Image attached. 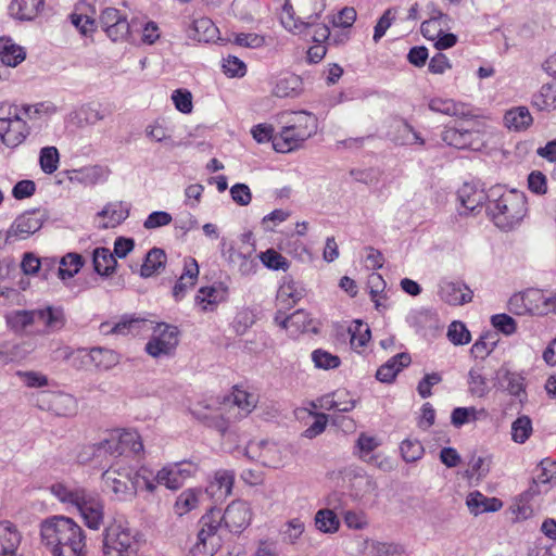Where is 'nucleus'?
<instances>
[{"label": "nucleus", "instance_id": "58", "mask_svg": "<svg viewBox=\"0 0 556 556\" xmlns=\"http://www.w3.org/2000/svg\"><path fill=\"white\" fill-rule=\"evenodd\" d=\"M533 105L541 111H552L556 109V81L545 84L540 91L534 94Z\"/></svg>", "mask_w": 556, "mask_h": 556}, {"label": "nucleus", "instance_id": "22", "mask_svg": "<svg viewBox=\"0 0 556 556\" xmlns=\"http://www.w3.org/2000/svg\"><path fill=\"white\" fill-rule=\"evenodd\" d=\"M439 298L450 305H464L472 300V291L460 281H442L439 285Z\"/></svg>", "mask_w": 556, "mask_h": 556}, {"label": "nucleus", "instance_id": "57", "mask_svg": "<svg viewBox=\"0 0 556 556\" xmlns=\"http://www.w3.org/2000/svg\"><path fill=\"white\" fill-rule=\"evenodd\" d=\"M131 481L132 485L136 486V493L141 489H144L149 493H154L157 485H160L156 482L155 473L148 467H140L136 471L131 469Z\"/></svg>", "mask_w": 556, "mask_h": 556}, {"label": "nucleus", "instance_id": "60", "mask_svg": "<svg viewBox=\"0 0 556 556\" xmlns=\"http://www.w3.org/2000/svg\"><path fill=\"white\" fill-rule=\"evenodd\" d=\"M473 132L470 130H459L456 128H447L442 134V140L454 148L467 149L472 144Z\"/></svg>", "mask_w": 556, "mask_h": 556}, {"label": "nucleus", "instance_id": "32", "mask_svg": "<svg viewBox=\"0 0 556 556\" xmlns=\"http://www.w3.org/2000/svg\"><path fill=\"white\" fill-rule=\"evenodd\" d=\"M391 128L393 129V131L389 132V136L397 144H425V140L422 139L420 134L417 132L408 123H406L403 119L393 121Z\"/></svg>", "mask_w": 556, "mask_h": 556}, {"label": "nucleus", "instance_id": "10", "mask_svg": "<svg viewBox=\"0 0 556 556\" xmlns=\"http://www.w3.org/2000/svg\"><path fill=\"white\" fill-rule=\"evenodd\" d=\"M179 343V330L176 326L165 323L156 324L146 344V352L153 358L174 355Z\"/></svg>", "mask_w": 556, "mask_h": 556}, {"label": "nucleus", "instance_id": "2", "mask_svg": "<svg viewBox=\"0 0 556 556\" xmlns=\"http://www.w3.org/2000/svg\"><path fill=\"white\" fill-rule=\"evenodd\" d=\"M40 540L53 556H86V538L79 525L65 516H52L40 523Z\"/></svg>", "mask_w": 556, "mask_h": 556}, {"label": "nucleus", "instance_id": "52", "mask_svg": "<svg viewBox=\"0 0 556 556\" xmlns=\"http://www.w3.org/2000/svg\"><path fill=\"white\" fill-rule=\"evenodd\" d=\"M94 270L101 276L111 275L116 267L114 254L106 248H97L92 253Z\"/></svg>", "mask_w": 556, "mask_h": 556}, {"label": "nucleus", "instance_id": "39", "mask_svg": "<svg viewBox=\"0 0 556 556\" xmlns=\"http://www.w3.org/2000/svg\"><path fill=\"white\" fill-rule=\"evenodd\" d=\"M450 17L440 10H433L430 17L421 23V35L433 41L448 26Z\"/></svg>", "mask_w": 556, "mask_h": 556}, {"label": "nucleus", "instance_id": "31", "mask_svg": "<svg viewBox=\"0 0 556 556\" xmlns=\"http://www.w3.org/2000/svg\"><path fill=\"white\" fill-rule=\"evenodd\" d=\"M22 535L10 521L0 522V556H16Z\"/></svg>", "mask_w": 556, "mask_h": 556}, {"label": "nucleus", "instance_id": "6", "mask_svg": "<svg viewBox=\"0 0 556 556\" xmlns=\"http://www.w3.org/2000/svg\"><path fill=\"white\" fill-rule=\"evenodd\" d=\"M139 532L124 522H114L103 532V556H139Z\"/></svg>", "mask_w": 556, "mask_h": 556}, {"label": "nucleus", "instance_id": "37", "mask_svg": "<svg viewBox=\"0 0 556 556\" xmlns=\"http://www.w3.org/2000/svg\"><path fill=\"white\" fill-rule=\"evenodd\" d=\"M235 473L231 470H218L214 475V479L211 481L206 491L217 500L227 497L233 486Z\"/></svg>", "mask_w": 556, "mask_h": 556}, {"label": "nucleus", "instance_id": "36", "mask_svg": "<svg viewBox=\"0 0 556 556\" xmlns=\"http://www.w3.org/2000/svg\"><path fill=\"white\" fill-rule=\"evenodd\" d=\"M525 292L529 314L538 316L549 315L551 292H544L540 289H527Z\"/></svg>", "mask_w": 556, "mask_h": 556}, {"label": "nucleus", "instance_id": "50", "mask_svg": "<svg viewBox=\"0 0 556 556\" xmlns=\"http://www.w3.org/2000/svg\"><path fill=\"white\" fill-rule=\"evenodd\" d=\"M26 53L21 46L11 39H0V60L8 66H16L25 60Z\"/></svg>", "mask_w": 556, "mask_h": 556}, {"label": "nucleus", "instance_id": "30", "mask_svg": "<svg viewBox=\"0 0 556 556\" xmlns=\"http://www.w3.org/2000/svg\"><path fill=\"white\" fill-rule=\"evenodd\" d=\"M466 505L472 515L478 516L498 511L503 507V502L497 497H488L479 491H473L467 495Z\"/></svg>", "mask_w": 556, "mask_h": 556}, {"label": "nucleus", "instance_id": "46", "mask_svg": "<svg viewBox=\"0 0 556 556\" xmlns=\"http://www.w3.org/2000/svg\"><path fill=\"white\" fill-rule=\"evenodd\" d=\"M311 324L309 314L304 309H298L281 320V328L287 330L290 336L295 337L307 331Z\"/></svg>", "mask_w": 556, "mask_h": 556}, {"label": "nucleus", "instance_id": "20", "mask_svg": "<svg viewBox=\"0 0 556 556\" xmlns=\"http://www.w3.org/2000/svg\"><path fill=\"white\" fill-rule=\"evenodd\" d=\"M111 170L104 165H87L68 172V180L72 184H79L86 187L105 182Z\"/></svg>", "mask_w": 556, "mask_h": 556}, {"label": "nucleus", "instance_id": "15", "mask_svg": "<svg viewBox=\"0 0 556 556\" xmlns=\"http://www.w3.org/2000/svg\"><path fill=\"white\" fill-rule=\"evenodd\" d=\"M89 455L93 459H99V464L106 456L116 457L122 455L117 429L110 431L99 443L87 446L86 451L79 455V460L83 463L90 460Z\"/></svg>", "mask_w": 556, "mask_h": 556}, {"label": "nucleus", "instance_id": "16", "mask_svg": "<svg viewBox=\"0 0 556 556\" xmlns=\"http://www.w3.org/2000/svg\"><path fill=\"white\" fill-rule=\"evenodd\" d=\"M129 215V206L121 201L106 203L93 218L98 229H110L121 225Z\"/></svg>", "mask_w": 556, "mask_h": 556}, {"label": "nucleus", "instance_id": "34", "mask_svg": "<svg viewBox=\"0 0 556 556\" xmlns=\"http://www.w3.org/2000/svg\"><path fill=\"white\" fill-rule=\"evenodd\" d=\"M147 326L148 323L144 319L124 317L113 327H111L108 323L101 324L100 330L105 334L116 333L138 336L147 328Z\"/></svg>", "mask_w": 556, "mask_h": 556}, {"label": "nucleus", "instance_id": "62", "mask_svg": "<svg viewBox=\"0 0 556 556\" xmlns=\"http://www.w3.org/2000/svg\"><path fill=\"white\" fill-rule=\"evenodd\" d=\"M83 490L84 488L70 486L64 483H54L50 488V491L54 497H56L63 504L72 505L74 507Z\"/></svg>", "mask_w": 556, "mask_h": 556}, {"label": "nucleus", "instance_id": "49", "mask_svg": "<svg viewBox=\"0 0 556 556\" xmlns=\"http://www.w3.org/2000/svg\"><path fill=\"white\" fill-rule=\"evenodd\" d=\"M223 41L241 48L260 49L267 45V37L255 33L232 31Z\"/></svg>", "mask_w": 556, "mask_h": 556}, {"label": "nucleus", "instance_id": "54", "mask_svg": "<svg viewBox=\"0 0 556 556\" xmlns=\"http://www.w3.org/2000/svg\"><path fill=\"white\" fill-rule=\"evenodd\" d=\"M349 332L351 348L361 353L371 338L369 326L362 320H354L349 327Z\"/></svg>", "mask_w": 556, "mask_h": 556}, {"label": "nucleus", "instance_id": "14", "mask_svg": "<svg viewBox=\"0 0 556 556\" xmlns=\"http://www.w3.org/2000/svg\"><path fill=\"white\" fill-rule=\"evenodd\" d=\"M228 294L227 285L220 281L201 287L194 296V307L201 313L214 312L227 301Z\"/></svg>", "mask_w": 556, "mask_h": 556}, {"label": "nucleus", "instance_id": "61", "mask_svg": "<svg viewBox=\"0 0 556 556\" xmlns=\"http://www.w3.org/2000/svg\"><path fill=\"white\" fill-rule=\"evenodd\" d=\"M60 165V153L59 150L53 146L43 147L39 151V166L40 169L51 175L55 173Z\"/></svg>", "mask_w": 556, "mask_h": 556}, {"label": "nucleus", "instance_id": "33", "mask_svg": "<svg viewBox=\"0 0 556 556\" xmlns=\"http://www.w3.org/2000/svg\"><path fill=\"white\" fill-rule=\"evenodd\" d=\"M412 359L409 354L407 353H399L388 359L383 365H381L377 372L376 378L384 383L392 382L396 375L404 368L410 364Z\"/></svg>", "mask_w": 556, "mask_h": 556}, {"label": "nucleus", "instance_id": "63", "mask_svg": "<svg viewBox=\"0 0 556 556\" xmlns=\"http://www.w3.org/2000/svg\"><path fill=\"white\" fill-rule=\"evenodd\" d=\"M166 261V254L163 250L154 248L150 250L141 266V276L151 277L160 268H162Z\"/></svg>", "mask_w": 556, "mask_h": 556}, {"label": "nucleus", "instance_id": "24", "mask_svg": "<svg viewBox=\"0 0 556 556\" xmlns=\"http://www.w3.org/2000/svg\"><path fill=\"white\" fill-rule=\"evenodd\" d=\"M199 273V265L194 258L187 257L184 260L182 274L173 288V296L176 301H181L187 292L194 287Z\"/></svg>", "mask_w": 556, "mask_h": 556}, {"label": "nucleus", "instance_id": "17", "mask_svg": "<svg viewBox=\"0 0 556 556\" xmlns=\"http://www.w3.org/2000/svg\"><path fill=\"white\" fill-rule=\"evenodd\" d=\"M350 495L355 500H363L377 491V482L362 468L349 470L348 475Z\"/></svg>", "mask_w": 556, "mask_h": 556}, {"label": "nucleus", "instance_id": "8", "mask_svg": "<svg viewBox=\"0 0 556 556\" xmlns=\"http://www.w3.org/2000/svg\"><path fill=\"white\" fill-rule=\"evenodd\" d=\"M191 415L207 427L224 433L228 428V418H225L226 406L224 400L216 396H207L192 403Z\"/></svg>", "mask_w": 556, "mask_h": 556}, {"label": "nucleus", "instance_id": "26", "mask_svg": "<svg viewBox=\"0 0 556 556\" xmlns=\"http://www.w3.org/2000/svg\"><path fill=\"white\" fill-rule=\"evenodd\" d=\"M77 353L81 357L88 358L99 370H109L119 363V355L115 351L105 348L81 349Z\"/></svg>", "mask_w": 556, "mask_h": 556}, {"label": "nucleus", "instance_id": "19", "mask_svg": "<svg viewBox=\"0 0 556 556\" xmlns=\"http://www.w3.org/2000/svg\"><path fill=\"white\" fill-rule=\"evenodd\" d=\"M42 227V220L36 213H24L15 218L7 231L8 241H17L28 238Z\"/></svg>", "mask_w": 556, "mask_h": 556}, {"label": "nucleus", "instance_id": "41", "mask_svg": "<svg viewBox=\"0 0 556 556\" xmlns=\"http://www.w3.org/2000/svg\"><path fill=\"white\" fill-rule=\"evenodd\" d=\"M304 295V289L293 280L283 281L277 292V303L281 308L294 306Z\"/></svg>", "mask_w": 556, "mask_h": 556}, {"label": "nucleus", "instance_id": "1", "mask_svg": "<svg viewBox=\"0 0 556 556\" xmlns=\"http://www.w3.org/2000/svg\"><path fill=\"white\" fill-rule=\"evenodd\" d=\"M252 520V509L248 502L237 500L231 502L224 513L211 509L200 519V530L197 541L191 547L192 556H214L220 548L223 527L232 533L242 532Z\"/></svg>", "mask_w": 556, "mask_h": 556}, {"label": "nucleus", "instance_id": "51", "mask_svg": "<svg viewBox=\"0 0 556 556\" xmlns=\"http://www.w3.org/2000/svg\"><path fill=\"white\" fill-rule=\"evenodd\" d=\"M540 473L533 479L530 486H535V490H543L546 493L549 490V484L556 479V462L548 458L543 459L539 465Z\"/></svg>", "mask_w": 556, "mask_h": 556}, {"label": "nucleus", "instance_id": "9", "mask_svg": "<svg viewBox=\"0 0 556 556\" xmlns=\"http://www.w3.org/2000/svg\"><path fill=\"white\" fill-rule=\"evenodd\" d=\"M31 399L36 407L58 417H73L78 409L77 400L65 392L38 391Z\"/></svg>", "mask_w": 556, "mask_h": 556}, {"label": "nucleus", "instance_id": "56", "mask_svg": "<svg viewBox=\"0 0 556 556\" xmlns=\"http://www.w3.org/2000/svg\"><path fill=\"white\" fill-rule=\"evenodd\" d=\"M305 532V522L299 518H291L281 526L280 535L282 542L287 544H296Z\"/></svg>", "mask_w": 556, "mask_h": 556}, {"label": "nucleus", "instance_id": "64", "mask_svg": "<svg viewBox=\"0 0 556 556\" xmlns=\"http://www.w3.org/2000/svg\"><path fill=\"white\" fill-rule=\"evenodd\" d=\"M261 263L270 270L287 271L290 267V262L275 249H267L258 254Z\"/></svg>", "mask_w": 556, "mask_h": 556}, {"label": "nucleus", "instance_id": "21", "mask_svg": "<svg viewBox=\"0 0 556 556\" xmlns=\"http://www.w3.org/2000/svg\"><path fill=\"white\" fill-rule=\"evenodd\" d=\"M35 323L43 326L40 333H52L60 331L66 324L64 309L61 306L47 305L34 309Z\"/></svg>", "mask_w": 556, "mask_h": 556}, {"label": "nucleus", "instance_id": "18", "mask_svg": "<svg viewBox=\"0 0 556 556\" xmlns=\"http://www.w3.org/2000/svg\"><path fill=\"white\" fill-rule=\"evenodd\" d=\"M358 549L362 556H406L402 544L374 538H364Z\"/></svg>", "mask_w": 556, "mask_h": 556}, {"label": "nucleus", "instance_id": "44", "mask_svg": "<svg viewBox=\"0 0 556 556\" xmlns=\"http://www.w3.org/2000/svg\"><path fill=\"white\" fill-rule=\"evenodd\" d=\"M45 0H12L11 14L21 21H31L42 10Z\"/></svg>", "mask_w": 556, "mask_h": 556}, {"label": "nucleus", "instance_id": "3", "mask_svg": "<svg viewBox=\"0 0 556 556\" xmlns=\"http://www.w3.org/2000/svg\"><path fill=\"white\" fill-rule=\"evenodd\" d=\"M325 8L326 0H286L281 24L290 31L309 36L315 42L326 41L330 36L329 25L325 20L317 22Z\"/></svg>", "mask_w": 556, "mask_h": 556}, {"label": "nucleus", "instance_id": "55", "mask_svg": "<svg viewBox=\"0 0 556 556\" xmlns=\"http://www.w3.org/2000/svg\"><path fill=\"white\" fill-rule=\"evenodd\" d=\"M302 90V80L299 76L288 74L280 77L274 88V93L279 98L295 97Z\"/></svg>", "mask_w": 556, "mask_h": 556}, {"label": "nucleus", "instance_id": "53", "mask_svg": "<svg viewBox=\"0 0 556 556\" xmlns=\"http://www.w3.org/2000/svg\"><path fill=\"white\" fill-rule=\"evenodd\" d=\"M315 527L323 533L333 534L340 529V519L337 514L329 508H323L316 511L314 518Z\"/></svg>", "mask_w": 556, "mask_h": 556}, {"label": "nucleus", "instance_id": "29", "mask_svg": "<svg viewBox=\"0 0 556 556\" xmlns=\"http://www.w3.org/2000/svg\"><path fill=\"white\" fill-rule=\"evenodd\" d=\"M429 109L433 112L442 113L455 117L473 116L471 106L463 102H456L453 99L433 98L429 101Z\"/></svg>", "mask_w": 556, "mask_h": 556}, {"label": "nucleus", "instance_id": "45", "mask_svg": "<svg viewBox=\"0 0 556 556\" xmlns=\"http://www.w3.org/2000/svg\"><path fill=\"white\" fill-rule=\"evenodd\" d=\"M368 288L371 301L375 303V307L378 311H384L388 308V295L386 292L387 283L382 276L378 273H372L368 277Z\"/></svg>", "mask_w": 556, "mask_h": 556}, {"label": "nucleus", "instance_id": "4", "mask_svg": "<svg viewBox=\"0 0 556 556\" xmlns=\"http://www.w3.org/2000/svg\"><path fill=\"white\" fill-rule=\"evenodd\" d=\"M489 216L495 226L503 230H511L527 215V198L523 192L501 186L490 189V203L486 205Z\"/></svg>", "mask_w": 556, "mask_h": 556}, {"label": "nucleus", "instance_id": "5", "mask_svg": "<svg viewBox=\"0 0 556 556\" xmlns=\"http://www.w3.org/2000/svg\"><path fill=\"white\" fill-rule=\"evenodd\" d=\"M317 131V118L315 115L301 111L295 112L291 118V125L282 128L275 136L273 146L277 152L287 153L299 148Z\"/></svg>", "mask_w": 556, "mask_h": 556}, {"label": "nucleus", "instance_id": "7", "mask_svg": "<svg viewBox=\"0 0 556 556\" xmlns=\"http://www.w3.org/2000/svg\"><path fill=\"white\" fill-rule=\"evenodd\" d=\"M103 490L111 493L113 500L130 502L136 497V486L131 481V467L114 464L102 473Z\"/></svg>", "mask_w": 556, "mask_h": 556}, {"label": "nucleus", "instance_id": "43", "mask_svg": "<svg viewBox=\"0 0 556 556\" xmlns=\"http://www.w3.org/2000/svg\"><path fill=\"white\" fill-rule=\"evenodd\" d=\"M204 493L201 489H187L176 498L174 511L178 516H184L195 509L202 502Z\"/></svg>", "mask_w": 556, "mask_h": 556}, {"label": "nucleus", "instance_id": "13", "mask_svg": "<svg viewBox=\"0 0 556 556\" xmlns=\"http://www.w3.org/2000/svg\"><path fill=\"white\" fill-rule=\"evenodd\" d=\"M75 508L79 511L85 525L91 530H99L104 520V504L101 496L84 488Z\"/></svg>", "mask_w": 556, "mask_h": 556}, {"label": "nucleus", "instance_id": "35", "mask_svg": "<svg viewBox=\"0 0 556 556\" xmlns=\"http://www.w3.org/2000/svg\"><path fill=\"white\" fill-rule=\"evenodd\" d=\"M468 392L475 397H484L491 390L490 381L482 365L472 366L467 375Z\"/></svg>", "mask_w": 556, "mask_h": 556}, {"label": "nucleus", "instance_id": "40", "mask_svg": "<svg viewBox=\"0 0 556 556\" xmlns=\"http://www.w3.org/2000/svg\"><path fill=\"white\" fill-rule=\"evenodd\" d=\"M543 490H535V486H529V489L520 494L511 504L510 510L515 516V521L527 520L533 515V508L530 505V501L542 494Z\"/></svg>", "mask_w": 556, "mask_h": 556}, {"label": "nucleus", "instance_id": "47", "mask_svg": "<svg viewBox=\"0 0 556 556\" xmlns=\"http://www.w3.org/2000/svg\"><path fill=\"white\" fill-rule=\"evenodd\" d=\"M27 352L24 343L0 338V364L8 365L24 359Z\"/></svg>", "mask_w": 556, "mask_h": 556}, {"label": "nucleus", "instance_id": "42", "mask_svg": "<svg viewBox=\"0 0 556 556\" xmlns=\"http://www.w3.org/2000/svg\"><path fill=\"white\" fill-rule=\"evenodd\" d=\"M532 115L528 108L516 106L508 110L504 115V125L514 131H523L531 126Z\"/></svg>", "mask_w": 556, "mask_h": 556}, {"label": "nucleus", "instance_id": "11", "mask_svg": "<svg viewBox=\"0 0 556 556\" xmlns=\"http://www.w3.org/2000/svg\"><path fill=\"white\" fill-rule=\"evenodd\" d=\"M247 455L263 466L279 468L288 463L291 450L271 441H252L247 446Z\"/></svg>", "mask_w": 556, "mask_h": 556}, {"label": "nucleus", "instance_id": "25", "mask_svg": "<svg viewBox=\"0 0 556 556\" xmlns=\"http://www.w3.org/2000/svg\"><path fill=\"white\" fill-rule=\"evenodd\" d=\"M457 199L465 211L475 212L486 201L490 203V190L485 192L475 185L464 184L457 192Z\"/></svg>", "mask_w": 556, "mask_h": 556}, {"label": "nucleus", "instance_id": "12", "mask_svg": "<svg viewBox=\"0 0 556 556\" xmlns=\"http://www.w3.org/2000/svg\"><path fill=\"white\" fill-rule=\"evenodd\" d=\"M199 470V465L192 460L169 463L155 473L156 482L168 490H178Z\"/></svg>", "mask_w": 556, "mask_h": 556}, {"label": "nucleus", "instance_id": "23", "mask_svg": "<svg viewBox=\"0 0 556 556\" xmlns=\"http://www.w3.org/2000/svg\"><path fill=\"white\" fill-rule=\"evenodd\" d=\"M29 130L12 116L0 117V141L8 148L14 149L24 142Z\"/></svg>", "mask_w": 556, "mask_h": 556}, {"label": "nucleus", "instance_id": "59", "mask_svg": "<svg viewBox=\"0 0 556 556\" xmlns=\"http://www.w3.org/2000/svg\"><path fill=\"white\" fill-rule=\"evenodd\" d=\"M144 134L154 142H167L172 139L173 128L164 118H157L147 125Z\"/></svg>", "mask_w": 556, "mask_h": 556}, {"label": "nucleus", "instance_id": "27", "mask_svg": "<svg viewBox=\"0 0 556 556\" xmlns=\"http://www.w3.org/2000/svg\"><path fill=\"white\" fill-rule=\"evenodd\" d=\"M258 397L255 393L249 392L245 389L235 387L229 396L224 397L226 408L236 406L239 409V417L249 415L257 404Z\"/></svg>", "mask_w": 556, "mask_h": 556}, {"label": "nucleus", "instance_id": "38", "mask_svg": "<svg viewBox=\"0 0 556 556\" xmlns=\"http://www.w3.org/2000/svg\"><path fill=\"white\" fill-rule=\"evenodd\" d=\"M8 329L15 333L26 332L35 323L34 309H13L4 315Z\"/></svg>", "mask_w": 556, "mask_h": 556}, {"label": "nucleus", "instance_id": "48", "mask_svg": "<svg viewBox=\"0 0 556 556\" xmlns=\"http://www.w3.org/2000/svg\"><path fill=\"white\" fill-rule=\"evenodd\" d=\"M488 416L484 408H477L475 406L456 407L451 414V424L455 428H462L465 425L483 419Z\"/></svg>", "mask_w": 556, "mask_h": 556}, {"label": "nucleus", "instance_id": "28", "mask_svg": "<svg viewBox=\"0 0 556 556\" xmlns=\"http://www.w3.org/2000/svg\"><path fill=\"white\" fill-rule=\"evenodd\" d=\"M191 39L199 42H215L223 40L219 37V29L208 17H200L192 22L188 29Z\"/></svg>", "mask_w": 556, "mask_h": 556}]
</instances>
